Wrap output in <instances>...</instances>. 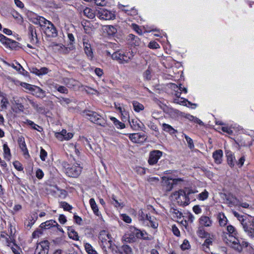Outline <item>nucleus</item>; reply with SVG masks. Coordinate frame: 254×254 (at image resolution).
<instances>
[{
    "label": "nucleus",
    "mask_w": 254,
    "mask_h": 254,
    "mask_svg": "<svg viewBox=\"0 0 254 254\" xmlns=\"http://www.w3.org/2000/svg\"><path fill=\"white\" fill-rule=\"evenodd\" d=\"M33 22L43 27L44 32L47 36L55 37L58 35L57 31L53 24L50 21L46 19L44 17L36 16Z\"/></svg>",
    "instance_id": "f03ea898"
},
{
    "label": "nucleus",
    "mask_w": 254,
    "mask_h": 254,
    "mask_svg": "<svg viewBox=\"0 0 254 254\" xmlns=\"http://www.w3.org/2000/svg\"><path fill=\"white\" fill-rule=\"evenodd\" d=\"M104 30L109 36H113L117 32L116 28L112 25H106L104 27Z\"/></svg>",
    "instance_id": "bb28decb"
},
{
    "label": "nucleus",
    "mask_w": 254,
    "mask_h": 254,
    "mask_svg": "<svg viewBox=\"0 0 254 254\" xmlns=\"http://www.w3.org/2000/svg\"><path fill=\"white\" fill-rule=\"evenodd\" d=\"M120 254H132L131 248L128 245H124L119 249Z\"/></svg>",
    "instance_id": "7c9ffc66"
},
{
    "label": "nucleus",
    "mask_w": 254,
    "mask_h": 254,
    "mask_svg": "<svg viewBox=\"0 0 254 254\" xmlns=\"http://www.w3.org/2000/svg\"><path fill=\"white\" fill-rule=\"evenodd\" d=\"M53 49L56 51L59 52L62 54H66L69 53V49L67 47H65L61 44H52Z\"/></svg>",
    "instance_id": "dca6fc26"
},
{
    "label": "nucleus",
    "mask_w": 254,
    "mask_h": 254,
    "mask_svg": "<svg viewBox=\"0 0 254 254\" xmlns=\"http://www.w3.org/2000/svg\"><path fill=\"white\" fill-rule=\"evenodd\" d=\"M83 13L85 16L90 19L94 18L96 15L94 10L89 7L84 8Z\"/></svg>",
    "instance_id": "c756f323"
},
{
    "label": "nucleus",
    "mask_w": 254,
    "mask_h": 254,
    "mask_svg": "<svg viewBox=\"0 0 254 254\" xmlns=\"http://www.w3.org/2000/svg\"><path fill=\"white\" fill-rule=\"evenodd\" d=\"M60 205L64 210L66 211H69L72 208L71 205H69L68 203L65 201L61 202Z\"/></svg>",
    "instance_id": "052dcab7"
},
{
    "label": "nucleus",
    "mask_w": 254,
    "mask_h": 254,
    "mask_svg": "<svg viewBox=\"0 0 254 254\" xmlns=\"http://www.w3.org/2000/svg\"><path fill=\"white\" fill-rule=\"evenodd\" d=\"M30 71L38 76H41L48 73L51 70L46 67H41L38 69L36 67H32L30 69Z\"/></svg>",
    "instance_id": "2eb2a0df"
},
{
    "label": "nucleus",
    "mask_w": 254,
    "mask_h": 254,
    "mask_svg": "<svg viewBox=\"0 0 254 254\" xmlns=\"http://www.w3.org/2000/svg\"><path fill=\"white\" fill-rule=\"evenodd\" d=\"M68 235L70 238L78 241L79 240V236L78 233L72 227H69L67 229Z\"/></svg>",
    "instance_id": "72a5a7b5"
},
{
    "label": "nucleus",
    "mask_w": 254,
    "mask_h": 254,
    "mask_svg": "<svg viewBox=\"0 0 254 254\" xmlns=\"http://www.w3.org/2000/svg\"><path fill=\"white\" fill-rule=\"evenodd\" d=\"M89 204L94 213L97 216H100L101 215L100 212L99 211L98 207L94 198H92L90 199Z\"/></svg>",
    "instance_id": "a878e982"
},
{
    "label": "nucleus",
    "mask_w": 254,
    "mask_h": 254,
    "mask_svg": "<svg viewBox=\"0 0 254 254\" xmlns=\"http://www.w3.org/2000/svg\"><path fill=\"white\" fill-rule=\"evenodd\" d=\"M49 249V242L44 241L37 245L35 254H48Z\"/></svg>",
    "instance_id": "f8f14e48"
},
{
    "label": "nucleus",
    "mask_w": 254,
    "mask_h": 254,
    "mask_svg": "<svg viewBox=\"0 0 254 254\" xmlns=\"http://www.w3.org/2000/svg\"><path fill=\"white\" fill-rule=\"evenodd\" d=\"M133 108L135 112H139L144 110V106L136 101H133L132 102Z\"/></svg>",
    "instance_id": "ea45409f"
},
{
    "label": "nucleus",
    "mask_w": 254,
    "mask_h": 254,
    "mask_svg": "<svg viewBox=\"0 0 254 254\" xmlns=\"http://www.w3.org/2000/svg\"><path fill=\"white\" fill-rule=\"evenodd\" d=\"M110 119L113 122L114 125L118 129H123L125 127V125L119 121L116 118L113 117H110Z\"/></svg>",
    "instance_id": "4c0bfd02"
},
{
    "label": "nucleus",
    "mask_w": 254,
    "mask_h": 254,
    "mask_svg": "<svg viewBox=\"0 0 254 254\" xmlns=\"http://www.w3.org/2000/svg\"><path fill=\"white\" fill-rule=\"evenodd\" d=\"M11 66L16 70L18 71L20 73L23 75L24 74V72L25 71V70L19 63H15V64H12Z\"/></svg>",
    "instance_id": "8fccbe9b"
},
{
    "label": "nucleus",
    "mask_w": 254,
    "mask_h": 254,
    "mask_svg": "<svg viewBox=\"0 0 254 254\" xmlns=\"http://www.w3.org/2000/svg\"><path fill=\"white\" fill-rule=\"evenodd\" d=\"M13 165L14 168L19 171H22L23 169V168L21 164L17 161L13 162Z\"/></svg>",
    "instance_id": "774afa93"
},
{
    "label": "nucleus",
    "mask_w": 254,
    "mask_h": 254,
    "mask_svg": "<svg viewBox=\"0 0 254 254\" xmlns=\"http://www.w3.org/2000/svg\"><path fill=\"white\" fill-rule=\"evenodd\" d=\"M134 56L132 51H118L112 55V58L113 60L118 61L119 63L124 64L128 63Z\"/></svg>",
    "instance_id": "39448f33"
},
{
    "label": "nucleus",
    "mask_w": 254,
    "mask_h": 254,
    "mask_svg": "<svg viewBox=\"0 0 254 254\" xmlns=\"http://www.w3.org/2000/svg\"><path fill=\"white\" fill-rule=\"evenodd\" d=\"M223 240L229 246L238 252H241L244 248L249 245L247 242L238 238L237 230L231 225L227 226V232L224 233Z\"/></svg>",
    "instance_id": "f257e3e1"
},
{
    "label": "nucleus",
    "mask_w": 254,
    "mask_h": 254,
    "mask_svg": "<svg viewBox=\"0 0 254 254\" xmlns=\"http://www.w3.org/2000/svg\"><path fill=\"white\" fill-rule=\"evenodd\" d=\"M163 155V152L158 150H154L150 152L148 163L150 165H154L157 163L158 160Z\"/></svg>",
    "instance_id": "9b49d317"
},
{
    "label": "nucleus",
    "mask_w": 254,
    "mask_h": 254,
    "mask_svg": "<svg viewBox=\"0 0 254 254\" xmlns=\"http://www.w3.org/2000/svg\"><path fill=\"white\" fill-rule=\"evenodd\" d=\"M183 135L184 136V137L186 140V141L188 145V147L190 149L194 148V145L192 139L189 136L186 135V134H183Z\"/></svg>",
    "instance_id": "603ef678"
},
{
    "label": "nucleus",
    "mask_w": 254,
    "mask_h": 254,
    "mask_svg": "<svg viewBox=\"0 0 254 254\" xmlns=\"http://www.w3.org/2000/svg\"><path fill=\"white\" fill-rule=\"evenodd\" d=\"M97 16L99 19L106 20H113L116 18L114 11L105 8H100L98 11Z\"/></svg>",
    "instance_id": "9d476101"
},
{
    "label": "nucleus",
    "mask_w": 254,
    "mask_h": 254,
    "mask_svg": "<svg viewBox=\"0 0 254 254\" xmlns=\"http://www.w3.org/2000/svg\"><path fill=\"white\" fill-rule=\"evenodd\" d=\"M18 42L14 40L10 39L8 41L6 46L11 49H15L18 47Z\"/></svg>",
    "instance_id": "6e6d98bb"
},
{
    "label": "nucleus",
    "mask_w": 254,
    "mask_h": 254,
    "mask_svg": "<svg viewBox=\"0 0 254 254\" xmlns=\"http://www.w3.org/2000/svg\"><path fill=\"white\" fill-rule=\"evenodd\" d=\"M183 179L181 178H173L172 177H162V184L163 189L166 191H171L174 185L180 184L183 182Z\"/></svg>",
    "instance_id": "6e6552de"
},
{
    "label": "nucleus",
    "mask_w": 254,
    "mask_h": 254,
    "mask_svg": "<svg viewBox=\"0 0 254 254\" xmlns=\"http://www.w3.org/2000/svg\"><path fill=\"white\" fill-rule=\"evenodd\" d=\"M183 218L185 219V225L192 223L194 219V216L190 213L187 214Z\"/></svg>",
    "instance_id": "a19ab883"
},
{
    "label": "nucleus",
    "mask_w": 254,
    "mask_h": 254,
    "mask_svg": "<svg viewBox=\"0 0 254 254\" xmlns=\"http://www.w3.org/2000/svg\"><path fill=\"white\" fill-rule=\"evenodd\" d=\"M121 218L126 223H130L131 222V218L126 214H121Z\"/></svg>",
    "instance_id": "69168bd1"
},
{
    "label": "nucleus",
    "mask_w": 254,
    "mask_h": 254,
    "mask_svg": "<svg viewBox=\"0 0 254 254\" xmlns=\"http://www.w3.org/2000/svg\"><path fill=\"white\" fill-rule=\"evenodd\" d=\"M217 219L220 226L223 227L227 224L228 220L223 213H219Z\"/></svg>",
    "instance_id": "c85d7f7f"
},
{
    "label": "nucleus",
    "mask_w": 254,
    "mask_h": 254,
    "mask_svg": "<svg viewBox=\"0 0 254 254\" xmlns=\"http://www.w3.org/2000/svg\"><path fill=\"white\" fill-rule=\"evenodd\" d=\"M59 227V225L58 223L53 220H48L45 222H43L41 224L40 227L42 229H50L52 227Z\"/></svg>",
    "instance_id": "aec40b11"
},
{
    "label": "nucleus",
    "mask_w": 254,
    "mask_h": 254,
    "mask_svg": "<svg viewBox=\"0 0 254 254\" xmlns=\"http://www.w3.org/2000/svg\"><path fill=\"white\" fill-rule=\"evenodd\" d=\"M38 218L37 215L36 213H32L25 220L24 225L27 228H31L34 225Z\"/></svg>",
    "instance_id": "f3484780"
},
{
    "label": "nucleus",
    "mask_w": 254,
    "mask_h": 254,
    "mask_svg": "<svg viewBox=\"0 0 254 254\" xmlns=\"http://www.w3.org/2000/svg\"><path fill=\"white\" fill-rule=\"evenodd\" d=\"M99 239L103 248L109 249L111 248L112 245V237L107 231L105 230L101 231L99 236Z\"/></svg>",
    "instance_id": "1a4fd4ad"
},
{
    "label": "nucleus",
    "mask_w": 254,
    "mask_h": 254,
    "mask_svg": "<svg viewBox=\"0 0 254 254\" xmlns=\"http://www.w3.org/2000/svg\"><path fill=\"white\" fill-rule=\"evenodd\" d=\"M83 47L85 53L90 60L93 58V53L91 45L88 41L83 40Z\"/></svg>",
    "instance_id": "6ab92c4d"
},
{
    "label": "nucleus",
    "mask_w": 254,
    "mask_h": 254,
    "mask_svg": "<svg viewBox=\"0 0 254 254\" xmlns=\"http://www.w3.org/2000/svg\"><path fill=\"white\" fill-rule=\"evenodd\" d=\"M85 249L86 252L88 254H98L96 251L93 248V247L89 243H85L84 244Z\"/></svg>",
    "instance_id": "49530a36"
},
{
    "label": "nucleus",
    "mask_w": 254,
    "mask_h": 254,
    "mask_svg": "<svg viewBox=\"0 0 254 254\" xmlns=\"http://www.w3.org/2000/svg\"><path fill=\"white\" fill-rule=\"evenodd\" d=\"M127 232L135 237V240H136V238L138 237V233L139 232V229H136L135 227L131 226L129 227V230Z\"/></svg>",
    "instance_id": "5fc2aeb1"
},
{
    "label": "nucleus",
    "mask_w": 254,
    "mask_h": 254,
    "mask_svg": "<svg viewBox=\"0 0 254 254\" xmlns=\"http://www.w3.org/2000/svg\"><path fill=\"white\" fill-rule=\"evenodd\" d=\"M172 88L174 89L175 90L176 89L179 90L181 91V92H183L185 93H187L188 92L187 88L182 87L181 84L179 85V86H178V85L175 84H172Z\"/></svg>",
    "instance_id": "e2e57ef3"
},
{
    "label": "nucleus",
    "mask_w": 254,
    "mask_h": 254,
    "mask_svg": "<svg viewBox=\"0 0 254 254\" xmlns=\"http://www.w3.org/2000/svg\"><path fill=\"white\" fill-rule=\"evenodd\" d=\"M172 199L181 206H186L190 203V198L183 190L174 192L171 195Z\"/></svg>",
    "instance_id": "423d86ee"
},
{
    "label": "nucleus",
    "mask_w": 254,
    "mask_h": 254,
    "mask_svg": "<svg viewBox=\"0 0 254 254\" xmlns=\"http://www.w3.org/2000/svg\"><path fill=\"white\" fill-rule=\"evenodd\" d=\"M3 156L7 160H10L11 158V153L9 148L6 143L3 145Z\"/></svg>",
    "instance_id": "c9c22d12"
},
{
    "label": "nucleus",
    "mask_w": 254,
    "mask_h": 254,
    "mask_svg": "<svg viewBox=\"0 0 254 254\" xmlns=\"http://www.w3.org/2000/svg\"><path fill=\"white\" fill-rule=\"evenodd\" d=\"M235 128V126H233L232 125L230 126L225 124L223 126L218 127L217 128L219 130H221L224 133H227L229 135H231L233 133L232 129Z\"/></svg>",
    "instance_id": "b1692460"
},
{
    "label": "nucleus",
    "mask_w": 254,
    "mask_h": 254,
    "mask_svg": "<svg viewBox=\"0 0 254 254\" xmlns=\"http://www.w3.org/2000/svg\"><path fill=\"white\" fill-rule=\"evenodd\" d=\"M62 165L64 172L69 177L77 178L82 172V167L77 163L68 164L64 162Z\"/></svg>",
    "instance_id": "20e7f679"
},
{
    "label": "nucleus",
    "mask_w": 254,
    "mask_h": 254,
    "mask_svg": "<svg viewBox=\"0 0 254 254\" xmlns=\"http://www.w3.org/2000/svg\"><path fill=\"white\" fill-rule=\"evenodd\" d=\"M31 93L36 97L41 99H43L46 96L45 91L43 90L41 88L37 86H34Z\"/></svg>",
    "instance_id": "a211bd4d"
},
{
    "label": "nucleus",
    "mask_w": 254,
    "mask_h": 254,
    "mask_svg": "<svg viewBox=\"0 0 254 254\" xmlns=\"http://www.w3.org/2000/svg\"><path fill=\"white\" fill-rule=\"evenodd\" d=\"M119 7L120 9H121L122 10L125 11L126 13H127L128 15H135L137 14V10L134 8H131L130 10L127 9H125L124 8L125 6L122 4H119Z\"/></svg>",
    "instance_id": "37998d69"
},
{
    "label": "nucleus",
    "mask_w": 254,
    "mask_h": 254,
    "mask_svg": "<svg viewBox=\"0 0 254 254\" xmlns=\"http://www.w3.org/2000/svg\"><path fill=\"white\" fill-rule=\"evenodd\" d=\"M142 137H143L142 135L139 133H132L129 135L130 139L135 143H139L141 141L140 138Z\"/></svg>",
    "instance_id": "c03bdc74"
},
{
    "label": "nucleus",
    "mask_w": 254,
    "mask_h": 254,
    "mask_svg": "<svg viewBox=\"0 0 254 254\" xmlns=\"http://www.w3.org/2000/svg\"><path fill=\"white\" fill-rule=\"evenodd\" d=\"M65 133V129H63L61 132H55L56 137L60 141L64 140V134Z\"/></svg>",
    "instance_id": "4d7b16f0"
},
{
    "label": "nucleus",
    "mask_w": 254,
    "mask_h": 254,
    "mask_svg": "<svg viewBox=\"0 0 254 254\" xmlns=\"http://www.w3.org/2000/svg\"><path fill=\"white\" fill-rule=\"evenodd\" d=\"M128 40L130 41V42L132 43V44L135 46H139L140 43V40L139 38L131 34L128 35Z\"/></svg>",
    "instance_id": "58836bf2"
},
{
    "label": "nucleus",
    "mask_w": 254,
    "mask_h": 254,
    "mask_svg": "<svg viewBox=\"0 0 254 254\" xmlns=\"http://www.w3.org/2000/svg\"><path fill=\"white\" fill-rule=\"evenodd\" d=\"M209 195V192L204 190L202 192L199 193L197 196V198L200 201H204L207 199Z\"/></svg>",
    "instance_id": "de8ad7c7"
},
{
    "label": "nucleus",
    "mask_w": 254,
    "mask_h": 254,
    "mask_svg": "<svg viewBox=\"0 0 254 254\" xmlns=\"http://www.w3.org/2000/svg\"><path fill=\"white\" fill-rule=\"evenodd\" d=\"M212 157L216 164H219L222 163L223 151L221 149H218L215 151L213 153Z\"/></svg>",
    "instance_id": "412c9836"
},
{
    "label": "nucleus",
    "mask_w": 254,
    "mask_h": 254,
    "mask_svg": "<svg viewBox=\"0 0 254 254\" xmlns=\"http://www.w3.org/2000/svg\"><path fill=\"white\" fill-rule=\"evenodd\" d=\"M18 143L19 146V147L21 151L23 152V154L28 157L29 156V154L28 153V149L26 147V145L25 142L24 141V139L23 137H20L18 140Z\"/></svg>",
    "instance_id": "4be33fe9"
},
{
    "label": "nucleus",
    "mask_w": 254,
    "mask_h": 254,
    "mask_svg": "<svg viewBox=\"0 0 254 254\" xmlns=\"http://www.w3.org/2000/svg\"><path fill=\"white\" fill-rule=\"evenodd\" d=\"M29 34L31 37V40L33 42H37V35L35 28L32 26H30L28 28Z\"/></svg>",
    "instance_id": "f704fd0d"
},
{
    "label": "nucleus",
    "mask_w": 254,
    "mask_h": 254,
    "mask_svg": "<svg viewBox=\"0 0 254 254\" xmlns=\"http://www.w3.org/2000/svg\"><path fill=\"white\" fill-rule=\"evenodd\" d=\"M53 87L60 93L63 94L68 93V89L64 86L59 85L58 84H55L53 85Z\"/></svg>",
    "instance_id": "a18cd8bd"
},
{
    "label": "nucleus",
    "mask_w": 254,
    "mask_h": 254,
    "mask_svg": "<svg viewBox=\"0 0 254 254\" xmlns=\"http://www.w3.org/2000/svg\"><path fill=\"white\" fill-rule=\"evenodd\" d=\"M185 118L189 120V121L198 124L199 125H201L202 124V122L200 120L190 114L186 115Z\"/></svg>",
    "instance_id": "09e8293b"
},
{
    "label": "nucleus",
    "mask_w": 254,
    "mask_h": 254,
    "mask_svg": "<svg viewBox=\"0 0 254 254\" xmlns=\"http://www.w3.org/2000/svg\"><path fill=\"white\" fill-rule=\"evenodd\" d=\"M137 238L143 239L144 240H149L150 239L147 233L145 231H141L140 230H139Z\"/></svg>",
    "instance_id": "13d9d810"
},
{
    "label": "nucleus",
    "mask_w": 254,
    "mask_h": 254,
    "mask_svg": "<svg viewBox=\"0 0 254 254\" xmlns=\"http://www.w3.org/2000/svg\"><path fill=\"white\" fill-rule=\"evenodd\" d=\"M131 127L135 130H137L141 127V122L138 119H132L129 121Z\"/></svg>",
    "instance_id": "2f4dec72"
},
{
    "label": "nucleus",
    "mask_w": 254,
    "mask_h": 254,
    "mask_svg": "<svg viewBox=\"0 0 254 254\" xmlns=\"http://www.w3.org/2000/svg\"><path fill=\"white\" fill-rule=\"evenodd\" d=\"M0 108L1 110H6L7 108L9 102L8 99L2 95H0Z\"/></svg>",
    "instance_id": "cd10ccee"
},
{
    "label": "nucleus",
    "mask_w": 254,
    "mask_h": 254,
    "mask_svg": "<svg viewBox=\"0 0 254 254\" xmlns=\"http://www.w3.org/2000/svg\"><path fill=\"white\" fill-rule=\"evenodd\" d=\"M25 124H26L30 126L33 129L38 130L40 132L42 130V128L38 126V125L35 124L33 121L29 120H26L24 122Z\"/></svg>",
    "instance_id": "79ce46f5"
},
{
    "label": "nucleus",
    "mask_w": 254,
    "mask_h": 254,
    "mask_svg": "<svg viewBox=\"0 0 254 254\" xmlns=\"http://www.w3.org/2000/svg\"><path fill=\"white\" fill-rule=\"evenodd\" d=\"M148 47L151 49H157L160 48V45L155 41H150Z\"/></svg>",
    "instance_id": "680f3d73"
},
{
    "label": "nucleus",
    "mask_w": 254,
    "mask_h": 254,
    "mask_svg": "<svg viewBox=\"0 0 254 254\" xmlns=\"http://www.w3.org/2000/svg\"><path fill=\"white\" fill-rule=\"evenodd\" d=\"M29 102L32 107L36 110L39 113H42L44 111V108L41 106H39L38 104L35 102L34 101L30 100Z\"/></svg>",
    "instance_id": "3c124183"
},
{
    "label": "nucleus",
    "mask_w": 254,
    "mask_h": 254,
    "mask_svg": "<svg viewBox=\"0 0 254 254\" xmlns=\"http://www.w3.org/2000/svg\"><path fill=\"white\" fill-rule=\"evenodd\" d=\"M234 204L235 206H241L245 208H248L250 206L249 204L247 202H240L236 199L235 200Z\"/></svg>",
    "instance_id": "bf43d9fd"
},
{
    "label": "nucleus",
    "mask_w": 254,
    "mask_h": 254,
    "mask_svg": "<svg viewBox=\"0 0 254 254\" xmlns=\"http://www.w3.org/2000/svg\"><path fill=\"white\" fill-rule=\"evenodd\" d=\"M190 247V243L187 240H185L183 244L181 245V248L183 251L189 249Z\"/></svg>",
    "instance_id": "338daca9"
},
{
    "label": "nucleus",
    "mask_w": 254,
    "mask_h": 254,
    "mask_svg": "<svg viewBox=\"0 0 254 254\" xmlns=\"http://www.w3.org/2000/svg\"><path fill=\"white\" fill-rule=\"evenodd\" d=\"M122 241L127 243H132L135 241V237L134 235L129 234L127 231L123 236Z\"/></svg>",
    "instance_id": "473e14b6"
},
{
    "label": "nucleus",
    "mask_w": 254,
    "mask_h": 254,
    "mask_svg": "<svg viewBox=\"0 0 254 254\" xmlns=\"http://www.w3.org/2000/svg\"><path fill=\"white\" fill-rule=\"evenodd\" d=\"M181 93H177L176 94V98L174 99V102L177 104H179L181 105H183L187 107H190V106H194V107L192 108H195L197 105L196 104L192 103L190 102L187 99H186L183 98H180L179 96L180 95Z\"/></svg>",
    "instance_id": "4468645a"
},
{
    "label": "nucleus",
    "mask_w": 254,
    "mask_h": 254,
    "mask_svg": "<svg viewBox=\"0 0 254 254\" xmlns=\"http://www.w3.org/2000/svg\"><path fill=\"white\" fill-rule=\"evenodd\" d=\"M138 219L144 225L157 229L158 223L154 216H150L145 209H140L138 212Z\"/></svg>",
    "instance_id": "7ed1b4c3"
},
{
    "label": "nucleus",
    "mask_w": 254,
    "mask_h": 254,
    "mask_svg": "<svg viewBox=\"0 0 254 254\" xmlns=\"http://www.w3.org/2000/svg\"><path fill=\"white\" fill-rule=\"evenodd\" d=\"M199 220L200 224L202 226L210 227L212 225V221L208 216H202L200 217Z\"/></svg>",
    "instance_id": "393cba45"
},
{
    "label": "nucleus",
    "mask_w": 254,
    "mask_h": 254,
    "mask_svg": "<svg viewBox=\"0 0 254 254\" xmlns=\"http://www.w3.org/2000/svg\"><path fill=\"white\" fill-rule=\"evenodd\" d=\"M162 128L164 131L169 132L171 134H175L177 132V130L172 126L165 123L162 124Z\"/></svg>",
    "instance_id": "e433bc0d"
},
{
    "label": "nucleus",
    "mask_w": 254,
    "mask_h": 254,
    "mask_svg": "<svg viewBox=\"0 0 254 254\" xmlns=\"http://www.w3.org/2000/svg\"><path fill=\"white\" fill-rule=\"evenodd\" d=\"M111 202L112 204H113L116 207H121L122 208L124 206V204L122 203H120L116 199V197L114 195H113L112 196V199Z\"/></svg>",
    "instance_id": "864d4df0"
},
{
    "label": "nucleus",
    "mask_w": 254,
    "mask_h": 254,
    "mask_svg": "<svg viewBox=\"0 0 254 254\" xmlns=\"http://www.w3.org/2000/svg\"><path fill=\"white\" fill-rule=\"evenodd\" d=\"M84 113L85 116L91 122L102 127H105L106 124L105 120L97 113L90 110L86 111Z\"/></svg>",
    "instance_id": "0eeeda50"
},
{
    "label": "nucleus",
    "mask_w": 254,
    "mask_h": 254,
    "mask_svg": "<svg viewBox=\"0 0 254 254\" xmlns=\"http://www.w3.org/2000/svg\"><path fill=\"white\" fill-rule=\"evenodd\" d=\"M47 152L43 148L40 150V158L43 161H45L47 157Z\"/></svg>",
    "instance_id": "0e129e2a"
},
{
    "label": "nucleus",
    "mask_w": 254,
    "mask_h": 254,
    "mask_svg": "<svg viewBox=\"0 0 254 254\" xmlns=\"http://www.w3.org/2000/svg\"><path fill=\"white\" fill-rule=\"evenodd\" d=\"M245 232L251 237H254V218L249 220L248 223H242Z\"/></svg>",
    "instance_id": "ddd939ff"
},
{
    "label": "nucleus",
    "mask_w": 254,
    "mask_h": 254,
    "mask_svg": "<svg viewBox=\"0 0 254 254\" xmlns=\"http://www.w3.org/2000/svg\"><path fill=\"white\" fill-rule=\"evenodd\" d=\"M225 154L228 165L231 167H234L235 163V157L233 153L230 150H226Z\"/></svg>",
    "instance_id": "5701e85b"
}]
</instances>
